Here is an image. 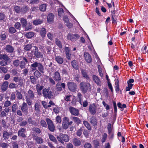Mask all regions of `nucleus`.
<instances>
[{
  "label": "nucleus",
  "mask_w": 148,
  "mask_h": 148,
  "mask_svg": "<svg viewBox=\"0 0 148 148\" xmlns=\"http://www.w3.org/2000/svg\"><path fill=\"white\" fill-rule=\"evenodd\" d=\"M35 140L38 144H41L43 143V139L40 137H37L35 138Z\"/></svg>",
  "instance_id": "f704fd0d"
},
{
  "label": "nucleus",
  "mask_w": 148,
  "mask_h": 148,
  "mask_svg": "<svg viewBox=\"0 0 148 148\" xmlns=\"http://www.w3.org/2000/svg\"><path fill=\"white\" fill-rule=\"evenodd\" d=\"M98 68L99 75L101 77H102L103 75L102 71V68L100 65H99L98 66Z\"/></svg>",
  "instance_id": "79ce46f5"
},
{
  "label": "nucleus",
  "mask_w": 148,
  "mask_h": 148,
  "mask_svg": "<svg viewBox=\"0 0 148 148\" xmlns=\"http://www.w3.org/2000/svg\"><path fill=\"white\" fill-rule=\"evenodd\" d=\"M10 72L13 75H16L18 73L17 70L14 69H12L10 71Z\"/></svg>",
  "instance_id": "0e129e2a"
},
{
  "label": "nucleus",
  "mask_w": 148,
  "mask_h": 148,
  "mask_svg": "<svg viewBox=\"0 0 148 148\" xmlns=\"http://www.w3.org/2000/svg\"><path fill=\"white\" fill-rule=\"evenodd\" d=\"M34 49L32 50V53L34 56V57L37 58H42L43 57V53L39 51L38 48L34 47Z\"/></svg>",
  "instance_id": "423d86ee"
},
{
  "label": "nucleus",
  "mask_w": 148,
  "mask_h": 148,
  "mask_svg": "<svg viewBox=\"0 0 148 148\" xmlns=\"http://www.w3.org/2000/svg\"><path fill=\"white\" fill-rule=\"evenodd\" d=\"M40 124L42 127H47V123L44 120H41L40 121Z\"/></svg>",
  "instance_id": "3c124183"
},
{
  "label": "nucleus",
  "mask_w": 148,
  "mask_h": 148,
  "mask_svg": "<svg viewBox=\"0 0 148 148\" xmlns=\"http://www.w3.org/2000/svg\"><path fill=\"white\" fill-rule=\"evenodd\" d=\"M54 15L52 13L49 14L47 17V20L48 22L51 23L53 21Z\"/></svg>",
  "instance_id": "c85d7f7f"
},
{
  "label": "nucleus",
  "mask_w": 148,
  "mask_h": 148,
  "mask_svg": "<svg viewBox=\"0 0 148 148\" xmlns=\"http://www.w3.org/2000/svg\"><path fill=\"white\" fill-rule=\"evenodd\" d=\"M0 69L4 73H6L8 71L7 68L6 67L0 66Z\"/></svg>",
  "instance_id": "603ef678"
},
{
  "label": "nucleus",
  "mask_w": 148,
  "mask_h": 148,
  "mask_svg": "<svg viewBox=\"0 0 148 148\" xmlns=\"http://www.w3.org/2000/svg\"><path fill=\"white\" fill-rule=\"evenodd\" d=\"M8 82L7 81H5L2 84L1 88L3 92L6 91L8 89Z\"/></svg>",
  "instance_id": "6ab92c4d"
},
{
  "label": "nucleus",
  "mask_w": 148,
  "mask_h": 148,
  "mask_svg": "<svg viewBox=\"0 0 148 148\" xmlns=\"http://www.w3.org/2000/svg\"><path fill=\"white\" fill-rule=\"evenodd\" d=\"M90 122L92 125L95 126L97 125V121L95 118L94 116H92L90 119Z\"/></svg>",
  "instance_id": "4be33fe9"
},
{
  "label": "nucleus",
  "mask_w": 148,
  "mask_h": 148,
  "mask_svg": "<svg viewBox=\"0 0 148 148\" xmlns=\"http://www.w3.org/2000/svg\"><path fill=\"white\" fill-rule=\"evenodd\" d=\"M34 97L33 92L31 90H29L27 93L25 95V99L27 102L29 106L32 104V99Z\"/></svg>",
  "instance_id": "f03ea898"
},
{
  "label": "nucleus",
  "mask_w": 148,
  "mask_h": 148,
  "mask_svg": "<svg viewBox=\"0 0 148 148\" xmlns=\"http://www.w3.org/2000/svg\"><path fill=\"white\" fill-rule=\"evenodd\" d=\"M0 36L1 40H5L6 38L5 32L4 31L2 32Z\"/></svg>",
  "instance_id": "de8ad7c7"
},
{
  "label": "nucleus",
  "mask_w": 148,
  "mask_h": 148,
  "mask_svg": "<svg viewBox=\"0 0 148 148\" xmlns=\"http://www.w3.org/2000/svg\"><path fill=\"white\" fill-rule=\"evenodd\" d=\"M8 61L6 60H1L0 62V64L1 66H5L7 64Z\"/></svg>",
  "instance_id": "680f3d73"
},
{
  "label": "nucleus",
  "mask_w": 148,
  "mask_h": 148,
  "mask_svg": "<svg viewBox=\"0 0 148 148\" xmlns=\"http://www.w3.org/2000/svg\"><path fill=\"white\" fill-rule=\"evenodd\" d=\"M73 119L77 124H79L80 123L81 120L78 118L77 117H73Z\"/></svg>",
  "instance_id": "a19ab883"
},
{
  "label": "nucleus",
  "mask_w": 148,
  "mask_h": 148,
  "mask_svg": "<svg viewBox=\"0 0 148 148\" xmlns=\"http://www.w3.org/2000/svg\"><path fill=\"white\" fill-rule=\"evenodd\" d=\"M40 34L42 38H44L45 36L46 31L45 28H41L39 30Z\"/></svg>",
  "instance_id": "5701e85b"
},
{
  "label": "nucleus",
  "mask_w": 148,
  "mask_h": 148,
  "mask_svg": "<svg viewBox=\"0 0 148 148\" xmlns=\"http://www.w3.org/2000/svg\"><path fill=\"white\" fill-rule=\"evenodd\" d=\"M58 140L62 143H64L63 141L65 142H68L69 140V136L66 134H63L60 133L59 136L57 137Z\"/></svg>",
  "instance_id": "20e7f679"
},
{
  "label": "nucleus",
  "mask_w": 148,
  "mask_h": 148,
  "mask_svg": "<svg viewBox=\"0 0 148 148\" xmlns=\"http://www.w3.org/2000/svg\"><path fill=\"white\" fill-rule=\"evenodd\" d=\"M13 64L15 66L17 67L20 64L19 60H14L13 62Z\"/></svg>",
  "instance_id": "09e8293b"
},
{
  "label": "nucleus",
  "mask_w": 148,
  "mask_h": 148,
  "mask_svg": "<svg viewBox=\"0 0 148 148\" xmlns=\"http://www.w3.org/2000/svg\"><path fill=\"white\" fill-rule=\"evenodd\" d=\"M53 78L56 82H59L61 80L60 75L58 72L56 71L54 73Z\"/></svg>",
  "instance_id": "4468645a"
},
{
  "label": "nucleus",
  "mask_w": 148,
  "mask_h": 148,
  "mask_svg": "<svg viewBox=\"0 0 148 148\" xmlns=\"http://www.w3.org/2000/svg\"><path fill=\"white\" fill-rule=\"evenodd\" d=\"M39 9L40 11L44 12L46 10V5L45 4L41 5L39 7Z\"/></svg>",
  "instance_id": "c03bdc74"
},
{
  "label": "nucleus",
  "mask_w": 148,
  "mask_h": 148,
  "mask_svg": "<svg viewBox=\"0 0 148 148\" xmlns=\"http://www.w3.org/2000/svg\"><path fill=\"white\" fill-rule=\"evenodd\" d=\"M34 75L37 78L40 77L42 75L41 73L38 70H36L34 73Z\"/></svg>",
  "instance_id": "473e14b6"
},
{
  "label": "nucleus",
  "mask_w": 148,
  "mask_h": 148,
  "mask_svg": "<svg viewBox=\"0 0 148 148\" xmlns=\"http://www.w3.org/2000/svg\"><path fill=\"white\" fill-rule=\"evenodd\" d=\"M84 56L86 61L87 62L90 63L91 62L92 59L91 56L87 52L84 53Z\"/></svg>",
  "instance_id": "ddd939ff"
},
{
  "label": "nucleus",
  "mask_w": 148,
  "mask_h": 148,
  "mask_svg": "<svg viewBox=\"0 0 148 148\" xmlns=\"http://www.w3.org/2000/svg\"><path fill=\"white\" fill-rule=\"evenodd\" d=\"M34 110L37 112H40V105L39 104L36 103L34 106Z\"/></svg>",
  "instance_id": "2f4dec72"
},
{
  "label": "nucleus",
  "mask_w": 148,
  "mask_h": 148,
  "mask_svg": "<svg viewBox=\"0 0 148 148\" xmlns=\"http://www.w3.org/2000/svg\"><path fill=\"white\" fill-rule=\"evenodd\" d=\"M38 71L40 72V73H43L45 72V69L44 66L41 63L39 62V65L38 67Z\"/></svg>",
  "instance_id": "b1692460"
},
{
  "label": "nucleus",
  "mask_w": 148,
  "mask_h": 148,
  "mask_svg": "<svg viewBox=\"0 0 148 148\" xmlns=\"http://www.w3.org/2000/svg\"><path fill=\"white\" fill-rule=\"evenodd\" d=\"M73 143L74 145L76 146H79L81 145V142L80 140L76 138L73 139Z\"/></svg>",
  "instance_id": "cd10ccee"
},
{
  "label": "nucleus",
  "mask_w": 148,
  "mask_h": 148,
  "mask_svg": "<svg viewBox=\"0 0 148 148\" xmlns=\"http://www.w3.org/2000/svg\"><path fill=\"white\" fill-rule=\"evenodd\" d=\"M49 138L50 140L52 141H53L55 143L57 142V140L54 136L53 135L49 134Z\"/></svg>",
  "instance_id": "49530a36"
},
{
  "label": "nucleus",
  "mask_w": 148,
  "mask_h": 148,
  "mask_svg": "<svg viewBox=\"0 0 148 148\" xmlns=\"http://www.w3.org/2000/svg\"><path fill=\"white\" fill-rule=\"evenodd\" d=\"M18 106L16 104H14L12 107V111L14 112L15 113L16 112V110L18 108Z\"/></svg>",
  "instance_id": "a18cd8bd"
},
{
  "label": "nucleus",
  "mask_w": 148,
  "mask_h": 148,
  "mask_svg": "<svg viewBox=\"0 0 148 148\" xmlns=\"http://www.w3.org/2000/svg\"><path fill=\"white\" fill-rule=\"evenodd\" d=\"M42 94L43 96L45 98H48L49 99H52L53 98L52 92L49 88H45L43 90Z\"/></svg>",
  "instance_id": "7ed1b4c3"
},
{
  "label": "nucleus",
  "mask_w": 148,
  "mask_h": 148,
  "mask_svg": "<svg viewBox=\"0 0 148 148\" xmlns=\"http://www.w3.org/2000/svg\"><path fill=\"white\" fill-rule=\"evenodd\" d=\"M32 47V46L31 44H28L25 46L24 49L26 50L29 51L31 49Z\"/></svg>",
  "instance_id": "bf43d9fd"
},
{
  "label": "nucleus",
  "mask_w": 148,
  "mask_h": 148,
  "mask_svg": "<svg viewBox=\"0 0 148 148\" xmlns=\"http://www.w3.org/2000/svg\"><path fill=\"white\" fill-rule=\"evenodd\" d=\"M67 38L69 40H73L74 39V37L73 35H71L68 34L67 36Z\"/></svg>",
  "instance_id": "774afa93"
},
{
  "label": "nucleus",
  "mask_w": 148,
  "mask_h": 148,
  "mask_svg": "<svg viewBox=\"0 0 148 148\" xmlns=\"http://www.w3.org/2000/svg\"><path fill=\"white\" fill-rule=\"evenodd\" d=\"M79 87L82 92L85 93L88 90H91V85L88 82H82L80 83Z\"/></svg>",
  "instance_id": "f257e3e1"
},
{
  "label": "nucleus",
  "mask_w": 148,
  "mask_h": 148,
  "mask_svg": "<svg viewBox=\"0 0 148 148\" xmlns=\"http://www.w3.org/2000/svg\"><path fill=\"white\" fill-rule=\"evenodd\" d=\"M81 72L82 76L86 79H87L88 80L90 79V77H89L88 75L87 74V71L85 70H82Z\"/></svg>",
  "instance_id": "a878e982"
},
{
  "label": "nucleus",
  "mask_w": 148,
  "mask_h": 148,
  "mask_svg": "<svg viewBox=\"0 0 148 148\" xmlns=\"http://www.w3.org/2000/svg\"><path fill=\"white\" fill-rule=\"evenodd\" d=\"M71 65L75 69H77L78 68V62L75 60H73L71 62Z\"/></svg>",
  "instance_id": "c756f323"
},
{
  "label": "nucleus",
  "mask_w": 148,
  "mask_h": 148,
  "mask_svg": "<svg viewBox=\"0 0 148 148\" xmlns=\"http://www.w3.org/2000/svg\"><path fill=\"white\" fill-rule=\"evenodd\" d=\"M30 79L31 83L33 84H35L36 80V79L33 76H31L30 77Z\"/></svg>",
  "instance_id": "8fccbe9b"
},
{
  "label": "nucleus",
  "mask_w": 148,
  "mask_h": 148,
  "mask_svg": "<svg viewBox=\"0 0 148 148\" xmlns=\"http://www.w3.org/2000/svg\"><path fill=\"white\" fill-rule=\"evenodd\" d=\"M0 59L9 61L10 60V58L7 55L5 54H2L1 55Z\"/></svg>",
  "instance_id": "bb28decb"
},
{
  "label": "nucleus",
  "mask_w": 148,
  "mask_h": 148,
  "mask_svg": "<svg viewBox=\"0 0 148 148\" xmlns=\"http://www.w3.org/2000/svg\"><path fill=\"white\" fill-rule=\"evenodd\" d=\"M11 104V101H10L6 100L3 103V107H8Z\"/></svg>",
  "instance_id": "4c0bfd02"
},
{
  "label": "nucleus",
  "mask_w": 148,
  "mask_h": 148,
  "mask_svg": "<svg viewBox=\"0 0 148 148\" xmlns=\"http://www.w3.org/2000/svg\"><path fill=\"white\" fill-rule=\"evenodd\" d=\"M66 85L64 83H62L58 82L56 84V87L58 91H60L62 90V88L63 89L65 88Z\"/></svg>",
  "instance_id": "f8f14e48"
},
{
  "label": "nucleus",
  "mask_w": 148,
  "mask_h": 148,
  "mask_svg": "<svg viewBox=\"0 0 148 148\" xmlns=\"http://www.w3.org/2000/svg\"><path fill=\"white\" fill-rule=\"evenodd\" d=\"M69 111L71 114L73 115L77 116L79 114V110L72 107H70L69 108Z\"/></svg>",
  "instance_id": "9b49d317"
},
{
  "label": "nucleus",
  "mask_w": 148,
  "mask_h": 148,
  "mask_svg": "<svg viewBox=\"0 0 148 148\" xmlns=\"http://www.w3.org/2000/svg\"><path fill=\"white\" fill-rule=\"evenodd\" d=\"M16 31L14 27H10L9 29V32L10 33L13 34Z\"/></svg>",
  "instance_id": "e2e57ef3"
},
{
  "label": "nucleus",
  "mask_w": 148,
  "mask_h": 148,
  "mask_svg": "<svg viewBox=\"0 0 148 148\" xmlns=\"http://www.w3.org/2000/svg\"><path fill=\"white\" fill-rule=\"evenodd\" d=\"M83 124L89 130H91V127L89 123L86 121H84Z\"/></svg>",
  "instance_id": "c9c22d12"
},
{
  "label": "nucleus",
  "mask_w": 148,
  "mask_h": 148,
  "mask_svg": "<svg viewBox=\"0 0 148 148\" xmlns=\"http://www.w3.org/2000/svg\"><path fill=\"white\" fill-rule=\"evenodd\" d=\"M107 138V134L106 133H104L103 135V137L101 140V142L102 143H104Z\"/></svg>",
  "instance_id": "052dcab7"
},
{
  "label": "nucleus",
  "mask_w": 148,
  "mask_h": 148,
  "mask_svg": "<svg viewBox=\"0 0 148 148\" xmlns=\"http://www.w3.org/2000/svg\"><path fill=\"white\" fill-rule=\"evenodd\" d=\"M25 130L24 128L20 129L18 131V136L23 138L25 137L26 136L25 134Z\"/></svg>",
  "instance_id": "dca6fc26"
},
{
  "label": "nucleus",
  "mask_w": 148,
  "mask_h": 148,
  "mask_svg": "<svg viewBox=\"0 0 148 148\" xmlns=\"http://www.w3.org/2000/svg\"><path fill=\"white\" fill-rule=\"evenodd\" d=\"M55 43L56 44L60 49L62 48V44L61 42L58 39H56L55 40Z\"/></svg>",
  "instance_id": "58836bf2"
},
{
  "label": "nucleus",
  "mask_w": 148,
  "mask_h": 148,
  "mask_svg": "<svg viewBox=\"0 0 148 148\" xmlns=\"http://www.w3.org/2000/svg\"><path fill=\"white\" fill-rule=\"evenodd\" d=\"M12 134L11 132H8L6 131H4L3 133V137L5 140L8 139L10 136Z\"/></svg>",
  "instance_id": "2eb2a0df"
},
{
  "label": "nucleus",
  "mask_w": 148,
  "mask_h": 148,
  "mask_svg": "<svg viewBox=\"0 0 148 148\" xmlns=\"http://www.w3.org/2000/svg\"><path fill=\"white\" fill-rule=\"evenodd\" d=\"M43 88V86L40 85L39 84H38L36 85V88L38 95H41L42 94L41 90Z\"/></svg>",
  "instance_id": "412c9836"
},
{
  "label": "nucleus",
  "mask_w": 148,
  "mask_h": 148,
  "mask_svg": "<svg viewBox=\"0 0 148 148\" xmlns=\"http://www.w3.org/2000/svg\"><path fill=\"white\" fill-rule=\"evenodd\" d=\"M34 35V33L32 32H30L27 33L25 34L26 37L28 38H30L32 37Z\"/></svg>",
  "instance_id": "e433bc0d"
},
{
  "label": "nucleus",
  "mask_w": 148,
  "mask_h": 148,
  "mask_svg": "<svg viewBox=\"0 0 148 148\" xmlns=\"http://www.w3.org/2000/svg\"><path fill=\"white\" fill-rule=\"evenodd\" d=\"M92 78L93 81L97 85L99 86H101L102 83L98 77L95 75H93L92 76Z\"/></svg>",
  "instance_id": "9d476101"
},
{
  "label": "nucleus",
  "mask_w": 148,
  "mask_h": 148,
  "mask_svg": "<svg viewBox=\"0 0 148 148\" xmlns=\"http://www.w3.org/2000/svg\"><path fill=\"white\" fill-rule=\"evenodd\" d=\"M71 95H67L64 97V99L67 101H71Z\"/></svg>",
  "instance_id": "338daca9"
},
{
  "label": "nucleus",
  "mask_w": 148,
  "mask_h": 148,
  "mask_svg": "<svg viewBox=\"0 0 148 148\" xmlns=\"http://www.w3.org/2000/svg\"><path fill=\"white\" fill-rule=\"evenodd\" d=\"M28 107L27 103L25 102H23L21 107V110L23 113L27 115L28 113Z\"/></svg>",
  "instance_id": "1a4fd4ad"
},
{
  "label": "nucleus",
  "mask_w": 148,
  "mask_h": 148,
  "mask_svg": "<svg viewBox=\"0 0 148 148\" xmlns=\"http://www.w3.org/2000/svg\"><path fill=\"white\" fill-rule=\"evenodd\" d=\"M55 60L59 64H61L64 62L63 58L60 56H57L55 57Z\"/></svg>",
  "instance_id": "aec40b11"
},
{
  "label": "nucleus",
  "mask_w": 148,
  "mask_h": 148,
  "mask_svg": "<svg viewBox=\"0 0 148 148\" xmlns=\"http://www.w3.org/2000/svg\"><path fill=\"white\" fill-rule=\"evenodd\" d=\"M58 14L60 16H62L64 14L63 10L61 8H59L58 10Z\"/></svg>",
  "instance_id": "864d4df0"
},
{
  "label": "nucleus",
  "mask_w": 148,
  "mask_h": 148,
  "mask_svg": "<svg viewBox=\"0 0 148 148\" xmlns=\"http://www.w3.org/2000/svg\"><path fill=\"white\" fill-rule=\"evenodd\" d=\"M23 59V60L20 62L19 65L21 69L24 68L25 67V65L26 64L25 62L27 63L28 62L27 59L26 58L24 57Z\"/></svg>",
  "instance_id": "a211bd4d"
},
{
  "label": "nucleus",
  "mask_w": 148,
  "mask_h": 148,
  "mask_svg": "<svg viewBox=\"0 0 148 148\" xmlns=\"http://www.w3.org/2000/svg\"><path fill=\"white\" fill-rule=\"evenodd\" d=\"M67 86L69 89L71 91L75 92L76 91L77 86L76 84L73 82H68Z\"/></svg>",
  "instance_id": "0eeeda50"
},
{
  "label": "nucleus",
  "mask_w": 148,
  "mask_h": 148,
  "mask_svg": "<svg viewBox=\"0 0 148 148\" xmlns=\"http://www.w3.org/2000/svg\"><path fill=\"white\" fill-rule=\"evenodd\" d=\"M39 62L38 63L37 62H34L31 65V68L32 71H34L36 70V67H38Z\"/></svg>",
  "instance_id": "393cba45"
},
{
  "label": "nucleus",
  "mask_w": 148,
  "mask_h": 148,
  "mask_svg": "<svg viewBox=\"0 0 148 148\" xmlns=\"http://www.w3.org/2000/svg\"><path fill=\"white\" fill-rule=\"evenodd\" d=\"M77 96L78 101L80 103V104L82 105V94L80 93H78L77 94Z\"/></svg>",
  "instance_id": "37998d69"
},
{
  "label": "nucleus",
  "mask_w": 148,
  "mask_h": 148,
  "mask_svg": "<svg viewBox=\"0 0 148 148\" xmlns=\"http://www.w3.org/2000/svg\"><path fill=\"white\" fill-rule=\"evenodd\" d=\"M27 121L29 124L35 125H36V122L35 121H33L32 118L31 117H29Z\"/></svg>",
  "instance_id": "72a5a7b5"
},
{
  "label": "nucleus",
  "mask_w": 148,
  "mask_h": 148,
  "mask_svg": "<svg viewBox=\"0 0 148 148\" xmlns=\"http://www.w3.org/2000/svg\"><path fill=\"white\" fill-rule=\"evenodd\" d=\"M45 120L49 130L51 132H54L56 130V128L53 121L48 118H46Z\"/></svg>",
  "instance_id": "39448f33"
},
{
  "label": "nucleus",
  "mask_w": 148,
  "mask_h": 148,
  "mask_svg": "<svg viewBox=\"0 0 148 148\" xmlns=\"http://www.w3.org/2000/svg\"><path fill=\"white\" fill-rule=\"evenodd\" d=\"M16 85L14 83H11L9 86V88L11 89L15 88L16 87Z\"/></svg>",
  "instance_id": "6e6d98bb"
},
{
  "label": "nucleus",
  "mask_w": 148,
  "mask_h": 148,
  "mask_svg": "<svg viewBox=\"0 0 148 148\" xmlns=\"http://www.w3.org/2000/svg\"><path fill=\"white\" fill-rule=\"evenodd\" d=\"M74 79L75 80H76L78 82H81L80 77L79 75H75L74 77Z\"/></svg>",
  "instance_id": "69168bd1"
},
{
  "label": "nucleus",
  "mask_w": 148,
  "mask_h": 148,
  "mask_svg": "<svg viewBox=\"0 0 148 148\" xmlns=\"http://www.w3.org/2000/svg\"><path fill=\"white\" fill-rule=\"evenodd\" d=\"M89 111L92 114H95L96 112L97 107L93 103L90 104L89 107Z\"/></svg>",
  "instance_id": "6e6552de"
},
{
  "label": "nucleus",
  "mask_w": 148,
  "mask_h": 148,
  "mask_svg": "<svg viewBox=\"0 0 148 148\" xmlns=\"http://www.w3.org/2000/svg\"><path fill=\"white\" fill-rule=\"evenodd\" d=\"M42 21L40 20H36L33 22V24L34 25H37L42 23Z\"/></svg>",
  "instance_id": "4d7b16f0"
},
{
  "label": "nucleus",
  "mask_w": 148,
  "mask_h": 148,
  "mask_svg": "<svg viewBox=\"0 0 148 148\" xmlns=\"http://www.w3.org/2000/svg\"><path fill=\"white\" fill-rule=\"evenodd\" d=\"M17 98L18 99H22L23 98V96L21 93L19 92H17L16 94Z\"/></svg>",
  "instance_id": "5fc2aeb1"
},
{
  "label": "nucleus",
  "mask_w": 148,
  "mask_h": 148,
  "mask_svg": "<svg viewBox=\"0 0 148 148\" xmlns=\"http://www.w3.org/2000/svg\"><path fill=\"white\" fill-rule=\"evenodd\" d=\"M22 26L23 27H25L26 26L27 21L24 18H21V20Z\"/></svg>",
  "instance_id": "ea45409f"
},
{
  "label": "nucleus",
  "mask_w": 148,
  "mask_h": 148,
  "mask_svg": "<svg viewBox=\"0 0 148 148\" xmlns=\"http://www.w3.org/2000/svg\"><path fill=\"white\" fill-rule=\"evenodd\" d=\"M115 89L116 92L119 90V81L118 79H115Z\"/></svg>",
  "instance_id": "7c9ffc66"
},
{
  "label": "nucleus",
  "mask_w": 148,
  "mask_h": 148,
  "mask_svg": "<svg viewBox=\"0 0 148 148\" xmlns=\"http://www.w3.org/2000/svg\"><path fill=\"white\" fill-rule=\"evenodd\" d=\"M16 98V95L14 92H12L10 96V99L11 100H15Z\"/></svg>",
  "instance_id": "13d9d810"
},
{
  "label": "nucleus",
  "mask_w": 148,
  "mask_h": 148,
  "mask_svg": "<svg viewBox=\"0 0 148 148\" xmlns=\"http://www.w3.org/2000/svg\"><path fill=\"white\" fill-rule=\"evenodd\" d=\"M4 49L9 53H12L14 50V48L12 46L10 45H7L5 47Z\"/></svg>",
  "instance_id": "f3484780"
}]
</instances>
